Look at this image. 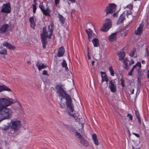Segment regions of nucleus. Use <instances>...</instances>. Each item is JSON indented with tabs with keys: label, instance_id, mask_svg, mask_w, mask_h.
Returning <instances> with one entry per match:
<instances>
[{
	"label": "nucleus",
	"instance_id": "13d9d810",
	"mask_svg": "<svg viewBox=\"0 0 149 149\" xmlns=\"http://www.w3.org/2000/svg\"><path fill=\"white\" fill-rule=\"evenodd\" d=\"M72 3H74L75 2V0H69Z\"/></svg>",
	"mask_w": 149,
	"mask_h": 149
},
{
	"label": "nucleus",
	"instance_id": "c756f323",
	"mask_svg": "<svg viewBox=\"0 0 149 149\" xmlns=\"http://www.w3.org/2000/svg\"><path fill=\"white\" fill-rule=\"evenodd\" d=\"M42 43V47L44 49L46 48V46L47 44V39L46 38H41Z\"/></svg>",
	"mask_w": 149,
	"mask_h": 149
},
{
	"label": "nucleus",
	"instance_id": "0e129e2a",
	"mask_svg": "<svg viewBox=\"0 0 149 149\" xmlns=\"http://www.w3.org/2000/svg\"><path fill=\"white\" fill-rule=\"evenodd\" d=\"M95 62L94 61H93L92 62V64L93 65H94V63Z\"/></svg>",
	"mask_w": 149,
	"mask_h": 149
},
{
	"label": "nucleus",
	"instance_id": "c85d7f7f",
	"mask_svg": "<svg viewBox=\"0 0 149 149\" xmlns=\"http://www.w3.org/2000/svg\"><path fill=\"white\" fill-rule=\"evenodd\" d=\"M92 42L93 44V45L95 47H97L99 45V41L98 39L95 38L93 39Z\"/></svg>",
	"mask_w": 149,
	"mask_h": 149
},
{
	"label": "nucleus",
	"instance_id": "4468645a",
	"mask_svg": "<svg viewBox=\"0 0 149 149\" xmlns=\"http://www.w3.org/2000/svg\"><path fill=\"white\" fill-rule=\"evenodd\" d=\"M3 91L11 92L12 91L10 89L4 85H0V93Z\"/></svg>",
	"mask_w": 149,
	"mask_h": 149
},
{
	"label": "nucleus",
	"instance_id": "473e14b6",
	"mask_svg": "<svg viewBox=\"0 0 149 149\" xmlns=\"http://www.w3.org/2000/svg\"><path fill=\"white\" fill-rule=\"evenodd\" d=\"M136 51V49L135 47H134L132 50L131 51L129 55L133 57L134 55V53Z\"/></svg>",
	"mask_w": 149,
	"mask_h": 149
},
{
	"label": "nucleus",
	"instance_id": "5701e85b",
	"mask_svg": "<svg viewBox=\"0 0 149 149\" xmlns=\"http://www.w3.org/2000/svg\"><path fill=\"white\" fill-rule=\"evenodd\" d=\"M128 61H129L127 58H125L123 61V63L125 65L124 68L127 70H128L130 69V67L128 65Z\"/></svg>",
	"mask_w": 149,
	"mask_h": 149
},
{
	"label": "nucleus",
	"instance_id": "f8f14e48",
	"mask_svg": "<svg viewBox=\"0 0 149 149\" xmlns=\"http://www.w3.org/2000/svg\"><path fill=\"white\" fill-rule=\"evenodd\" d=\"M36 66L38 67V70H40L43 69H45L47 68V66L45 64L42 63L40 61H38L36 64Z\"/></svg>",
	"mask_w": 149,
	"mask_h": 149
},
{
	"label": "nucleus",
	"instance_id": "49530a36",
	"mask_svg": "<svg viewBox=\"0 0 149 149\" xmlns=\"http://www.w3.org/2000/svg\"><path fill=\"white\" fill-rule=\"evenodd\" d=\"M135 113L136 118L140 117V115L138 111H136L135 112Z\"/></svg>",
	"mask_w": 149,
	"mask_h": 149
},
{
	"label": "nucleus",
	"instance_id": "603ef678",
	"mask_svg": "<svg viewBox=\"0 0 149 149\" xmlns=\"http://www.w3.org/2000/svg\"><path fill=\"white\" fill-rule=\"evenodd\" d=\"M36 1L37 0H33V2L34 3V4H33L35 5V6H36L37 4Z\"/></svg>",
	"mask_w": 149,
	"mask_h": 149
},
{
	"label": "nucleus",
	"instance_id": "20e7f679",
	"mask_svg": "<svg viewBox=\"0 0 149 149\" xmlns=\"http://www.w3.org/2000/svg\"><path fill=\"white\" fill-rule=\"evenodd\" d=\"M66 100V104L69 110L71 112H72L74 110V107L72 103V100L70 96L68 94H66L64 96V98Z\"/></svg>",
	"mask_w": 149,
	"mask_h": 149
},
{
	"label": "nucleus",
	"instance_id": "2eb2a0df",
	"mask_svg": "<svg viewBox=\"0 0 149 149\" xmlns=\"http://www.w3.org/2000/svg\"><path fill=\"white\" fill-rule=\"evenodd\" d=\"M9 26V25L6 24H5L2 25L1 27L0 28V33L3 34L5 32Z\"/></svg>",
	"mask_w": 149,
	"mask_h": 149
},
{
	"label": "nucleus",
	"instance_id": "f257e3e1",
	"mask_svg": "<svg viewBox=\"0 0 149 149\" xmlns=\"http://www.w3.org/2000/svg\"><path fill=\"white\" fill-rule=\"evenodd\" d=\"M15 102V100L10 98H0V123L11 118L13 111L11 108L7 107Z\"/></svg>",
	"mask_w": 149,
	"mask_h": 149
},
{
	"label": "nucleus",
	"instance_id": "864d4df0",
	"mask_svg": "<svg viewBox=\"0 0 149 149\" xmlns=\"http://www.w3.org/2000/svg\"><path fill=\"white\" fill-rule=\"evenodd\" d=\"M113 17H118V13H114L113 15Z\"/></svg>",
	"mask_w": 149,
	"mask_h": 149
},
{
	"label": "nucleus",
	"instance_id": "79ce46f5",
	"mask_svg": "<svg viewBox=\"0 0 149 149\" xmlns=\"http://www.w3.org/2000/svg\"><path fill=\"white\" fill-rule=\"evenodd\" d=\"M60 105L61 108L63 109L65 107V105L64 103L61 102Z\"/></svg>",
	"mask_w": 149,
	"mask_h": 149
},
{
	"label": "nucleus",
	"instance_id": "bf43d9fd",
	"mask_svg": "<svg viewBox=\"0 0 149 149\" xmlns=\"http://www.w3.org/2000/svg\"><path fill=\"white\" fill-rule=\"evenodd\" d=\"M141 63L142 64H145L146 63V62L144 60H142V61H141Z\"/></svg>",
	"mask_w": 149,
	"mask_h": 149
},
{
	"label": "nucleus",
	"instance_id": "6e6d98bb",
	"mask_svg": "<svg viewBox=\"0 0 149 149\" xmlns=\"http://www.w3.org/2000/svg\"><path fill=\"white\" fill-rule=\"evenodd\" d=\"M132 72H131V71H130L129 72V73H128V75H129L130 76H132Z\"/></svg>",
	"mask_w": 149,
	"mask_h": 149
},
{
	"label": "nucleus",
	"instance_id": "5fc2aeb1",
	"mask_svg": "<svg viewBox=\"0 0 149 149\" xmlns=\"http://www.w3.org/2000/svg\"><path fill=\"white\" fill-rule=\"evenodd\" d=\"M87 56H88V59L89 60H90L91 59V56H90V55L89 54V52H88V54Z\"/></svg>",
	"mask_w": 149,
	"mask_h": 149
},
{
	"label": "nucleus",
	"instance_id": "8fccbe9b",
	"mask_svg": "<svg viewBox=\"0 0 149 149\" xmlns=\"http://www.w3.org/2000/svg\"><path fill=\"white\" fill-rule=\"evenodd\" d=\"M132 134L136 136L137 137L139 138L140 137V136L138 134H136L134 132H132Z\"/></svg>",
	"mask_w": 149,
	"mask_h": 149
},
{
	"label": "nucleus",
	"instance_id": "39448f33",
	"mask_svg": "<svg viewBox=\"0 0 149 149\" xmlns=\"http://www.w3.org/2000/svg\"><path fill=\"white\" fill-rule=\"evenodd\" d=\"M65 85L64 84H58L56 87V89L57 90L56 92L58 93V96L59 97H62L64 98L65 96L67 94L66 91L64 90Z\"/></svg>",
	"mask_w": 149,
	"mask_h": 149
},
{
	"label": "nucleus",
	"instance_id": "69168bd1",
	"mask_svg": "<svg viewBox=\"0 0 149 149\" xmlns=\"http://www.w3.org/2000/svg\"><path fill=\"white\" fill-rule=\"evenodd\" d=\"M132 149H139V148H138V149H137V148H135L133 146L132 147Z\"/></svg>",
	"mask_w": 149,
	"mask_h": 149
},
{
	"label": "nucleus",
	"instance_id": "1a4fd4ad",
	"mask_svg": "<svg viewBox=\"0 0 149 149\" xmlns=\"http://www.w3.org/2000/svg\"><path fill=\"white\" fill-rule=\"evenodd\" d=\"M109 87L112 92L115 93L116 92V89L115 82H114L112 80H110L109 83Z\"/></svg>",
	"mask_w": 149,
	"mask_h": 149
},
{
	"label": "nucleus",
	"instance_id": "dca6fc26",
	"mask_svg": "<svg viewBox=\"0 0 149 149\" xmlns=\"http://www.w3.org/2000/svg\"><path fill=\"white\" fill-rule=\"evenodd\" d=\"M102 77V83L104 81H106L107 82H108V79L107 75L106 74L105 72L101 71L100 72Z\"/></svg>",
	"mask_w": 149,
	"mask_h": 149
},
{
	"label": "nucleus",
	"instance_id": "72a5a7b5",
	"mask_svg": "<svg viewBox=\"0 0 149 149\" xmlns=\"http://www.w3.org/2000/svg\"><path fill=\"white\" fill-rule=\"evenodd\" d=\"M109 70L111 75L113 76H114V72L113 69V68L111 66L109 67Z\"/></svg>",
	"mask_w": 149,
	"mask_h": 149
},
{
	"label": "nucleus",
	"instance_id": "7ed1b4c3",
	"mask_svg": "<svg viewBox=\"0 0 149 149\" xmlns=\"http://www.w3.org/2000/svg\"><path fill=\"white\" fill-rule=\"evenodd\" d=\"M54 24L51 23L48 26V31L49 32V35L48 36V32L46 30L45 31L44 28H43V33L41 34V38H50L52 34V32L54 30Z\"/></svg>",
	"mask_w": 149,
	"mask_h": 149
},
{
	"label": "nucleus",
	"instance_id": "de8ad7c7",
	"mask_svg": "<svg viewBox=\"0 0 149 149\" xmlns=\"http://www.w3.org/2000/svg\"><path fill=\"white\" fill-rule=\"evenodd\" d=\"M134 63V61L132 59H131L129 63L130 66L133 64Z\"/></svg>",
	"mask_w": 149,
	"mask_h": 149
},
{
	"label": "nucleus",
	"instance_id": "f3484780",
	"mask_svg": "<svg viewBox=\"0 0 149 149\" xmlns=\"http://www.w3.org/2000/svg\"><path fill=\"white\" fill-rule=\"evenodd\" d=\"M0 54L3 58H5L7 54L6 50L1 46L0 47Z\"/></svg>",
	"mask_w": 149,
	"mask_h": 149
},
{
	"label": "nucleus",
	"instance_id": "a19ab883",
	"mask_svg": "<svg viewBox=\"0 0 149 149\" xmlns=\"http://www.w3.org/2000/svg\"><path fill=\"white\" fill-rule=\"evenodd\" d=\"M127 117H128L131 120H132L133 119V116L130 113H128L127 115Z\"/></svg>",
	"mask_w": 149,
	"mask_h": 149
},
{
	"label": "nucleus",
	"instance_id": "c9c22d12",
	"mask_svg": "<svg viewBox=\"0 0 149 149\" xmlns=\"http://www.w3.org/2000/svg\"><path fill=\"white\" fill-rule=\"evenodd\" d=\"M76 135L77 136V137L79 140H80L81 138H83L81 135L79 133L77 132H76Z\"/></svg>",
	"mask_w": 149,
	"mask_h": 149
},
{
	"label": "nucleus",
	"instance_id": "7c9ffc66",
	"mask_svg": "<svg viewBox=\"0 0 149 149\" xmlns=\"http://www.w3.org/2000/svg\"><path fill=\"white\" fill-rule=\"evenodd\" d=\"M58 17L59 19L60 20L61 22V24H63L65 22V18L62 15L59 14H58Z\"/></svg>",
	"mask_w": 149,
	"mask_h": 149
},
{
	"label": "nucleus",
	"instance_id": "9b49d317",
	"mask_svg": "<svg viewBox=\"0 0 149 149\" xmlns=\"http://www.w3.org/2000/svg\"><path fill=\"white\" fill-rule=\"evenodd\" d=\"M87 34L88 35L89 41L90 42V40L93 38L94 37L95 34L93 33L92 30L90 29H87L85 30Z\"/></svg>",
	"mask_w": 149,
	"mask_h": 149
},
{
	"label": "nucleus",
	"instance_id": "bb28decb",
	"mask_svg": "<svg viewBox=\"0 0 149 149\" xmlns=\"http://www.w3.org/2000/svg\"><path fill=\"white\" fill-rule=\"evenodd\" d=\"M42 11L43 14L46 16L49 17H50L51 16L50 14V11L49 9L48 8L46 10L44 9Z\"/></svg>",
	"mask_w": 149,
	"mask_h": 149
},
{
	"label": "nucleus",
	"instance_id": "cd10ccee",
	"mask_svg": "<svg viewBox=\"0 0 149 149\" xmlns=\"http://www.w3.org/2000/svg\"><path fill=\"white\" fill-rule=\"evenodd\" d=\"M118 56L119 57V60H122L125 56V53L124 51L120 52L118 54Z\"/></svg>",
	"mask_w": 149,
	"mask_h": 149
},
{
	"label": "nucleus",
	"instance_id": "412c9836",
	"mask_svg": "<svg viewBox=\"0 0 149 149\" xmlns=\"http://www.w3.org/2000/svg\"><path fill=\"white\" fill-rule=\"evenodd\" d=\"M116 33H113L110 36H109V40L110 42H113L116 39Z\"/></svg>",
	"mask_w": 149,
	"mask_h": 149
},
{
	"label": "nucleus",
	"instance_id": "393cba45",
	"mask_svg": "<svg viewBox=\"0 0 149 149\" xmlns=\"http://www.w3.org/2000/svg\"><path fill=\"white\" fill-rule=\"evenodd\" d=\"M125 16L123 14H122L119 17V19L118 20L117 22V24H120L123 22L125 19Z\"/></svg>",
	"mask_w": 149,
	"mask_h": 149
},
{
	"label": "nucleus",
	"instance_id": "e433bc0d",
	"mask_svg": "<svg viewBox=\"0 0 149 149\" xmlns=\"http://www.w3.org/2000/svg\"><path fill=\"white\" fill-rule=\"evenodd\" d=\"M33 7V13H36V10H37L36 6L35 5L32 4Z\"/></svg>",
	"mask_w": 149,
	"mask_h": 149
},
{
	"label": "nucleus",
	"instance_id": "2f4dec72",
	"mask_svg": "<svg viewBox=\"0 0 149 149\" xmlns=\"http://www.w3.org/2000/svg\"><path fill=\"white\" fill-rule=\"evenodd\" d=\"M9 128V126L3 125L0 127V129L3 130H7Z\"/></svg>",
	"mask_w": 149,
	"mask_h": 149
},
{
	"label": "nucleus",
	"instance_id": "37998d69",
	"mask_svg": "<svg viewBox=\"0 0 149 149\" xmlns=\"http://www.w3.org/2000/svg\"><path fill=\"white\" fill-rule=\"evenodd\" d=\"M145 49H146V52L145 54V56L147 57V58L148 57V50L147 49V48H145Z\"/></svg>",
	"mask_w": 149,
	"mask_h": 149
},
{
	"label": "nucleus",
	"instance_id": "3c124183",
	"mask_svg": "<svg viewBox=\"0 0 149 149\" xmlns=\"http://www.w3.org/2000/svg\"><path fill=\"white\" fill-rule=\"evenodd\" d=\"M121 85L122 87H125V85L124 82V81L122 79H121Z\"/></svg>",
	"mask_w": 149,
	"mask_h": 149
},
{
	"label": "nucleus",
	"instance_id": "c03bdc74",
	"mask_svg": "<svg viewBox=\"0 0 149 149\" xmlns=\"http://www.w3.org/2000/svg\"><path fill=\"white\" fill-rule=\"evenodd\" d=\"M42 74L44 75H47L49 76L48 74L47 73V72L46 70H44L42 72Z\"/></svg>",
	"mask_w": 149,
	"mask_h": 149
},
{
	"label": "nucleus",
	"instance_id": "aec40b11",
	"mask_svg": "<svg viewBox=\"0 0 149 149\" xmlns=\"http://www.w3.org/2000/svg\"><path fill=\"white\" fill-rule=\"evenodd\" d=\"M139 67V69L138 70V72H139L140 71V70L141 69V63L140 62H137L136 64L134 65L132 68V69L130 71L131 72H133V70L134 69L137 67Z\"/></svg>",
	"mask_w": 149,
	"mask_h": 149
},
{
	"label": "nucleus",
	"instance_id": "a211bd4d",
	"mask_svg": "<svg viewBox=\"0 0 149 149\" xmlns=\"http://www.w3.org/2000/svg\"><path fill=\"white\" fill-rule=\"evenodd\" d=\"M65 52V49L63 47H61L59 49L57 55L59 57H62L64 55Z\"/></svg>",
	"mask_w": 149,
	"mask_h": 149
},
{
	"label": "nucleus",
	"instance_id": "f704fd0d",
	"mask_svg": "<svg viewBox=\"0 0 149 149\" xmlns=\"http://www.w3.org/2000/svg\"><path fill=\"white\" fill-rule=\"evenodd\" d=\"M62 66L63 68H65L67 67V64L66 63L65 61L63 60L62 63Z\"/></svg>",
	"mask_w": 149,
	"mask_h": 149
},
{
	"label": "nucleus",
	"instance_id": "9d476101",
	"mask_svg": "<svg viewBox=\"0 0 149 149\" xmlns=\"http://www.w3.org/2000/svg\"><path fill=\"white\" fill-rule=\"evenodd\" d=\"M143 24H140L137 29L135 30V34L136 35H141L143 33Z\"/></svg>",
	"mask_w": 149,
	"mask_h": 149
},
{
	"label": "nucleus",
	"instance_id": "58836bf2",
	"mask_svg": "<svg viewBox=\"0 0 149 149\" xmlns=\"http://www.w3.org/2000/svg\"><path fill=\"white\" fill-rule=\"evenodd\" d=\"M70 112H71L69 110H68V114L70 115V116H72V117L74 118H77V116H76L75 114H71Z\"/></svg>",
	"mask_w": 149,
	"mask_h": 149
},
{
	"label": "nucleus",
	"instance_id": "6ab92c4d",
	"mask_svg": "<svg viewBox=\"0 0 149 149\" xmlns=\"http://www.w3.org/2000/svg\"><path fill=\"white\" fill-rule=\"evenodd\" d=\"M34 17L35 16H33V17H30L29 19L30 22V26L33 29H35V27L36 26L34 19Z\"/></svg>",
	"mask_w": 149,
	"mask_h": 149
},
{
	"label": "nucleus",
	"instance_id": "b1692460",
	"mask_svg": "<svg viewBox=\"0 0 149 149\" xmlns=\"http://www.w3.org/2000/svg\"><path fill=\"white\" fill-rule=\"evenodd\" d=\"M126 8L128 9L127 10V16H128L129 15H131V12H130L133 9V5L131 4H130L127 6Z\"/></svg>",
	"mask_w": 149,
	"mask_h": 149
},
{
	"label": "nucleus",
	"instance_id": "f03ea898",
	"mask_svg": "<svg viewBox=\"0 0 149 149\" xmlns=\"http://www.w3.org/2000/svg\"><path fill=\"white\" fill-rule=\"evenodd\" d=\"M10 127L12 130L10 133L14 134L15 132H18L21 127V121L19 120H11Z\"/></svg>",
	"mask_w": 149,
	"mask_h": 149
},
{
	"label": "nucleus",
	"instance_id": "680f3d73",
	"mask_svg": "<svg viewBox=\"0 0 149 149\" xmlns=\"http://www.w3.org/2000/svg\"><path fill=\"white\" fill-rule=\"evenodd\" d=\"M134 89H133L132 90V91L131 92V94H133L134 93Z\"/></svg>",
	"mask_w": 149,
	"mask_h": 149
},
{
	"label": "nucleus",
	"instance_id": "4be33fe9",
	"mask_svg": "<svg viewBox=\"0 0 149 149\" xmlns=\"http://www.w3.org/2000/svg\"><path fill=\"white\" fill-rule=\"evenodd\" d=\"M92 137L94 142L96 146H98L99 143L96 135L95 134H93L92 135Z\"/></svg>",
	"mask_w": 149,
	"mask_h": 149
},
{
	"label": "nucleus",
	"instance_id": "4c0bfd02",
	"mask_svg": "<svg viewBox=\"0 0 149 149\" xmlns=\"http://www.w3.org/2000/svg\"><path fill=\"white\" fill-rule=\"evenodd\" d=\"M68 130H69L70 132H74L75 131L74 128L71 126L69 127L68 128Z\"/></svg>",
	"mask_w": 149,
	"mask_h": 149
},
{
	"label": "nucleus",
	"instance_id": "ddd939ff",
	"mask_svg": "<svg viewBox=\"0 0 149 149\" xmlns=\"http://www.w3.org/2000/svg\"><path fill=\"white\" fill-rule=\"evenodd\" d=\"M3 45L6 47L7 48L10 50H14L15 49V47L7 42H4L2 44Z\"/></svg>",
	"mask_w": 149,
	"mask_h": 149
},
{
	"label": "nucleus",
	"instance_id": "a18cd8bd",
	"mask_svg": "<svg viewBox=\"0 0 149 149\" xmlns=\"http://www.w3.org/2000/svg\"><path fill=\"white\" fill-rule=\"evenodd\" d=\"M137 119V120L139 124H141V119L140 118V117H138L136 118Z\"/></svg>",
	"mask_w": 149,
	"mask_h": 149
},
{
	"label": "nucleus",
	"instance_id": "0eeeda50",
	"mask_svg": "<svg viewBox=\"0 0 149 149\" xmlns=\"http://www.w3.org/2000/svg\"><path fill=\"white\" fill-rule=\"evenodd\" d=\"M117 6L115 4L111 3L109 4L108 6L106 7L105 11L106 12V15L109 14H111L115 12Z\"/></svg>",
	"mask_w": 149,
	"mask_h": 149
},
{
	"label": "nucleus",
	"instance_id": "6e6552de",
	"mask_svg": "<svg viewBox=\"0 0 149 149\" xmlns=\"http://www.w3.org/2000/svg\"><path fill=\"white\" fill-rule=\"evenodd\" d=\"M111 21L110 19H107L106 20L105 23L103 25L102 31L104 32L107 31L111 27Z\"/></svg>",
	"mask_w": 149,
	"mask_h": 149
},
{
	"label": "nucleus",
	"instance_id": "09e8293b",
	"mask_svg": "<svg viewBox=\"0 0 149 149\" xmlns=\"http://www.w3.org/2000/svg\"><path fill=\"white\" fill-rule=\"evenodd\" d=\"M60 1V0H55V4L56 6H57V5L59 3Z\"/></svg>",
	"mask_w": 149,
	"mask_h": 149
},
{
	"label": "nucleus",
	"instance_id": "e2e57ef3",
	"mask_svg": "<svg viewBox=\"0 0 149 149\" xmlns=\"http://www.w3.org/2000/svg\"><path fill=\"white\" fill-rule=\"evenodd\" d=\"M27 63L29 64H30L31 63V62L30 61H29L27 62Z\"/></svg>",
	"mask_w": 149,
	"mask_h": 149
},
{
	"label": "nucleus",
	"instance_id": "423d86ee",
	"mask_svg": "<svg viewBox=\"0 0 149 149\" xmlns=\"http://www.w3.org/2000/svg\"><path fill=\"white\" fill-rule=\"evenodd\" d=\"M11 9L10 3L9 2H8L3 4L2 6V9L0 11L2 13L8 14L10 13Z\"/></svg>",
	"mask_w": 149,
	"mask_h": 149
},
{
	"label": "nucleus",
	"instance_id": "ea45409f",
	"mask_svg": "<svg viewBox=\"0 0 149 149\" xmlns=\"http://www.w3.org/2000/svg\"><path fill=\"white\" fill-rule=\"evenodd\" d=\"M39 7L41 11H42L45 9V7L42 4H40L39 6Z\"/></svg>",
	"mask_w": 149,
	"mask_h": 149
},
{
	"label": "nucleus",
	"instance_id": "4d7b16f0",
	"mask_svg": "<svg viewBox=\"0 0 149 149\" xmlns=\"http://www.w3.org/2000/svg\"><path fill=\"white\" fill-rule=\"evenodd\" d=\"M147 76L148 78L149 79V70H147Z\"/></svg>",
	"mask_w": 149,
	"mask_h": 149
},
{
	"label": "nucleus",
	"instance_id": "052dcab7",
	"mask_svg": "<svg viewBox=\"0 0 149 149\" xmlns=\"http://www.w3.org/2000/svg\"><path fill=\"white\" fill-rule=\"evenodd\" d=\"M64 126H65V127L68 129V128L69 127H68V126L67 125H64Z\"/></svg>",
	"mask_w": 149,
	"mask_h": 149
},
{
	"label": "nucleus",
	"instance_id": "a878e982",
	"mask_svg": "<svg viewBox=\"0 0 149 149\" xmlns=\"http://www.w3.org/2000/svg\"><path fill=\"white\" fill-rule=\"evenodd\" d=\"M79 140L80 143L84 146L87 147L88 145V141L84 137L81 138Z\"/></svg>",
	"mask_w": 149,
	"mask_h": 149
}]
</instances>
